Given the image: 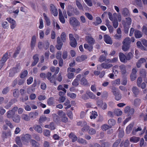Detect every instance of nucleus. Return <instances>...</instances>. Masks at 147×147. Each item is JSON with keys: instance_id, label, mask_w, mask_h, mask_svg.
<instances>
[{"instance_id": "1", "label": "nucleus", "mask_w": 147, "mask_h": 147, "mask_svg": "<svg viewBox=\"0 0 147 147\" xmlns=\"http://www.w3.org/2000/svg\"><path fill=\"white\" fill-rule=\"evenodd\" d=\"M70 24L73 27H76L80 25V22L75 18L72 17L70 18L69 20Z\"/></svg>"}, {"instance_id": "2", "label": "nucleus", "mask_w": 147, "mask_h": 147, "mask_svg": "<svg viewBox=\"0 0 147 147\" xmlns=\"http://www.w3.org/2000/svg\"><path fill=\"white\" fill-rule=\"evenodd\" d=\"M69 37L70 41V45L73 47H76L77 45V42L75 38L73 37V34H69Z\"/></svg>"}, {"instance_id": "3", "label": "nucleus", "mask_w": 147, "mask_h": 147, "mask_svg": "<svg viewBox=\"0 0 147 147\" xmlns=\"http://www.w3.org/2000/svg\"><path fill=\"white\" fill-rule=\"evenodd\" d=\"M8 59V53H6L3 55L1 60L0 61L1 63L0 65V69L3 67L4 63L6 62Z\"/></svg>"}, {"instance_id": "4", "label": "nucleus", "mask_w": 147, "mask_h": 147, "mask_svg": "<svg viewBox=\"0 0 147 147\" xmlns=\"http://www.w3.org/2000/svg\"><path fill=\"white\" fill-rule=\"evenodd\" d=\"M6 20L11 24L10 28L11 29H13L15 28L16 26V21L14 20L11 18H7Z\"/></svg>"}, {"instance_id": "5", "label": "nucleus", "mask_w": 147, "mask_h": 147, "mask_svg": "<svg viewBox=\"0 0 147 147\" xmlns=\"http://www.w3.org/2000/svg\"><path fill=\"white\" fill-rule=\"evenodd\" d=\"M104 39L106 43L110 45L112 44V40L109 36L107 35H105L104 36Z\"/></svg>"}, {"instance_id": "6", "label": "nucleus", "mask_w": 147, "mask_h": 147, "mask_svg": "<svg viewBox=\"0 0 147 147\" xmlns=\"http://www.w3.org/2000/svg\"><path fill=\"white\" fill-rule=\"evenodd\" d=\"M50 10L51 13L55 16H57L58 15L57 11L55 7L53 4L50 5Z\"/></svg>"}, {"instance_id": "7", "label": "nucleus", "mask_w": 147, "mask_h": 147, "mask_svg": "<svg viewBox=\"0 0 147 147\" xmlns=\"http://www.w3.org/2000/svg\"><path fill=\"white\" fill-rule=\"evenodd\" d=\"M31 135L29 134H26L24 135L21 137V140L23 141L28 142L29 140L31 138Z\"/></svg>"}, {"instance_id": "8", "label": "nucleus", "mask_w": 147, "mask_h": 147, "mask_svg": "<svg viewBox=\"0 0 147 147\" xmlns=\"http://www.w3.org/2000/svg\"><path fill=\"white\" fill-rule=\"evenodd\" d=\"M57 44L56 46L57 49L59 50L61 49L63 45V43L61 41L60 38L59 36L57 37Z\"/></svg>"}, {"instance_id": "9", "label": "nucleus", "mask_w": 147, "mask_h": 147, "mask_svg": "<svg viewBox=\"0 0 147 147\" xmlns=\"http://www.w3.org/2000/svg\"><path fill=\"white\" fill-rule=\"evenodd\" d=\"M36 37L34 35L31 38L30 42V47L32 49H33L35 47L36 42Z\"/></svg>"}, {"instance_id": "10", "label": "nucleus", "mask_w": 147, "mask_h": 147, "mask_svg": "<svg viewBox=\"0 0 147 147\" xmlns=\"http://www.w3.org/2000/svg\"><path fill=\"white\" fill-rule=\"evenodd\" d=\"M147 61V58L145 59L144 58H140L136 63V66L138 68H140L141 67V64L146 62Z\"/></svg>"}, {"instance_id": "11", "label": "nucleus", "mask_w": 147, "mask_h": 147, "mask_svg": "<svg viewBox=\"0 0 147 147\" xmlns=\"http://www.w3.org/2000/svg\"><path fill=\"white\" fill-rule=\"evenodd\" d=\"M86 40L88 43L91 45H94L95 42V40L92 37L87 36L86 37Z\"/></svg>"}, {"instance_id": "12", "label": "nucleus", "mask_w": 147, "mask_h": 147, "mask_svg": "<svg viewBox=\"0 0 147 147\" xmlns=\"http://www.w3.org/2000/svg\"><path fill=\"white\" fill-rule=\"evenodd\" d=\"M119 57L121 62L125 63L127 62V60H126V56L123 53L120 52L119 53Z\"/></svg>"}, {"instance_id": "13", "label": "nucleus", "mask_w": 147, "mask_h": 147, "mask_svg": "<svg viewBox=\"0 0 147 147\" xmlns=\"http://www.w3.org/2000/svg\"><path fill=\"white\" fill-rule=\"evenodd\" d=\"M65 92H59V95L60 97L59 98L58 101L60 103H63L64 102L66 98L63 96L65 94Z\"/></svg>"}, {"instance_id": "14", "label": "nucleus", "mask_w": 147, "mask_h": 147, "mask_svg": "<svg viewBox=\"0 0 147 147\" xmlns=\"http://www.w3.org/2000/svg\"><path fill=\"white\" fill-rule=\"evenodd\" d=\"M45 45H47L46 47L45 48V49H47L49 47V44L48 42L43 43L41 42H39L38 43V47L39 49H41L43 47H44Z\"/></svg>"}, {"instance_id": "15", "label": "nucleus", "mask_w": 147, "mask_h": 147, "mask_svg": "<svg viewBox=\"0 0 147 147\" xmlns=\"http://www.w3.org/2000/svg\"><path fill=\"white\" fill-rule=\"evenodd\" d=\"M13 121L15 122L18 123L20 120V117L19 115L16 114L14 115L12 118Z\"/></svg>"}, {"instance_id": "16", "label": "nucleus", "mask_w": 147, "mask_h": 147, "mask_svg": "<svg viewBox=\"0 0 147 147\" xmlns=\"http://www.w3.org/2000/svg\"><path fill=\"white\" fill-rule=\"evenodd\" d=\"M122 13L125 16L127 17L130 16L129 11L128 9L126 7L124 8L123 9Z\"/></svg>"}, {"instance_id": "17", "label": "nucleus", "mask_w": 147, "mask_h": 147, "mask_svg": "<svg viewBox=\"0 0 147 147\" xmlns=\"http://www.w3.org/2000/svg\"><path fill=\"white\" fill-rule=\"evenodd\" d=\"M29 116L31 119H34L36 118V116L38 115V113L37 112H30L29 113Z\"/></svg>"}, {"instance_id": "18", "label": "nucleus", "mask_w": 147, "mask_h": 147, "mask_svg": "<svg viewBox=\"0 0 147 147\" xmlns=\"http://www.w3.org/2000/svg\"><path fill=\"white\" fill-rule=\"evenodd\" d=\"M34 129L35 130L39 133L42 132V129L41 127L38 125H36L33 127Z\"/></svg>"}, {"instance_id": "19", "label": "nucleus", "mask_w": 147, "mask_h": 147, "mask_svg": "<svg viewBox=\"0 0 147 147\" xmlns=\"http://www.w3.org/2000/svg\"><path fill=\"white\" fill-rule=\"evenodd\" d=\"M113 94L115 99L117 100H120L122 97V95L120 92H113Z\"/></svg>"}, {"instance_id": "20", "label": "nucleus", "mask_w": 147, "mask_h": 147, "mask_svg": "<svg viewBox=\"0 0 147 147\" xmlns=\"http://www.w3.org/2000/svg\"><path fill=\"white\" fill-rule=\"evenodd\" d=\"M102 68L105 69H109L113 66L112 64L107 63H102Z\"/></svg>"}, {"instance_id": "21", "label": "nucleus", "mask_w": 147, "mask_h": 147, "mask_svg": "<svg viewBox=\"0 0 147 147\" xmlns=\"http://www.w3.org/2000/svg\"><path fill=\"white\" fill-rule=\"evenodd\" d=\"M102 22L101 18L98 17H97L96 18V21L94 22L92 24L95 26H97L100 24Z\"/></svg>"}, {"instance_id": "22", "label": "nucleus", "mask_w": 147, "mask_h": 147, "mask_svg": "<svg viewBox=\"0 0 147 147\" xmlns=\"http://www.w3.org/2000/svg\"><path fill=\"white\" fill-rule=\"evenodd\" d=\"M140 139V138L139 137L133 136L130 138L129 141L131 142L136 143L139 141Z\"/></svg>"}, {"instance_id": "23", "label": "nucleus", "mask_w": 147, "mask_h": 147, "mask_svg": "<svg viewBox=\"0 0 147 147\" xmlns=\"http://www.w3.org/2000/svg\"><path fill=\"white\" fill-rule=\"evenodd\" d=\"M134 34L135 37L136 38H140L142 36V34L141 32L138 30L135 31Z\"/></svg>"}, {"instance_id": "24", "label": "nucleus", "mask_w": 147, "mask_h": 147, "mask_svg": "<svg viewBox=\"0 0 147 147\" xmlns=\"http://www.w3.org/2000/svg\"><path fill=\"white\" fill-rule=\"evenodd\" d=\"M134 126L133 123L130 124L126 127V131L127 134H129L130 131L132 130Z\"/></svg>"}, {"instance_id": "25", "label": "nucleus", "mask_w": 147, "mask_h": 147, "mask_svg": "<svg viewBox=\"0 0 147 147\" xmlns=\"http://www.w3.org/2000/svg\"><path fill=\"white\" fill-rule=\"evenodd\" d=\"M92 45L90 44L88 45L87 44H85L84 45V47L86 49H87L89 51H91L93 49Z\"/></svg>"}, {"instance_id": "26", "label": "nucleus", "mask_w": 147, "mask_h": 147, "mask_svg": "<svg viewBox=\"0 0 147 147\" xmlns=\"http://www.w3.org/2000/svg\"><path fill=\"white\" fill-rule=\"evenodd\" d=\"M69 137L70 139H71L72 142H74L76 141L77 140V138L76 136L72 133H71L69 135Z\"/></svg>"}, {"instance_id": "27", "label": "nucleus", "mask_w": 147, "mask_h": 147, "mask_svg": "<svg viewBox=\"0 0 147 147\" xmlns=\"http://www.w3.org/2000/svg\"><path fill=\"white\" fill-rule=\"evenodd\" d=\"M15 114V113H14L11 110H9L7 113V116L8 118H10L13 117Z\"/></svg>"}, {"instance_id": "28", "label": "nucleus", "mask_w": 147, "mask_h": 147, "mask_svg": "<svg viewBox=\"0 0 147 147\" xmlns=\"http://www.w3.org/2000/svg\"><path fill=\"white\" fill-rule=\"evenodd\" d=\"M121 72L123 74H124L126 72V67L123 65H120L119 66Z\"/></svg>"}, {"instance_id": "29", "label": "nucleus", "mask_w": 147, "mask_h": 147, "mask_svg": "<svg viewBox=\"0 0 147 147\" xmlns=\"http://www.w3.org/2000/svg\"><path fill=\"white\" fill-rule=\"evenodd\" d=\"M141 102L139 98H136L134 100L133 105L136 106L137 107L140 105Z\"/></svg>"}, {"instance_id": "30", "label": "nucleus", "mask_w": 147, "mask_h": 147, "mask_svg": "<svg viewBox=\"0 0 147 147\" xmlns=\"http://www.w3.org/2000/svg\"><path fill=\"white\" fill-rule=\"evenodd\" d=\"M64 105L65 106H67L65 108L66 109H67L71 107V105L70 104V101L68 99H67L66 101L64 103Z\"/></svg>"}, {"instance_id": "31", "label": "nucleus", "mask_w": 147, "mask_h": 147, "mask_svg": "<svg viewBox=\"0 0 147 147\" xmlns=\"http://www.w3.org/2000/svg\"><path fill=\"white\" fill-rule=\"evenodd\" d=\"M131 42L130 39L128 38H126L124 39L123 42V45H129V44Z\"/></svg>"}, {"instance_id": "32", "label": "nucleus", "mask_w": 147, "mask_h": 147, "mask_svg": "<svg viewBox=\"0 0 147 147\" xmlns=\"http://www.w3.org/2000/svg\"><path fill=\"white\" fill-rule=\"evenodd\" d=\"M53 119L54 121L57 123H59L60 121V118L57 115H55L53 116Z\"/></svg>"}, {"instance_id": "33", "label": "nucleus", "mask_w": 147, "mask_h": 147, "mask_svg": "<svg viewBox=\"0 0 147 147\" xmlns=\"http://www.w3.org/2000/svg\"><path fill=\"white\" fill-rule=\"evenodd\" d=\"M10 136L11 132L9 131L7 132H4L2 135V137L4 138H6L8 136Z\"/></svg>"}, {"instance_id": "34", "label": "nucleus", "mask_w": 147, "mask_h": 147, "mask_svg": "<svg viewBox=\"0 0 147 147\" xmlns=\"http://www.w3.org/2000/svg\"><path fill=\"white\" fill-rule=\"evenodd\" d=\"M80 0H76V2L77 6L80 9H83V6L80 2Z\"/></svg>"}, {"instance_id": "35", "label": "nucleus", "mask_w": 147, "mask_h": 147, "mask_svg": "<svg viewBox=\"0 0 147 147\" xmlns=\"http://www.w3.org/2000/svg\"><path fill=\"white\" fill-rule=\"evenodd\" d=\"M114 114L117 116L121 115L122 114V112L120 109H115L114 111Z\"/></svg>"}, {"instance_id": "36", "label": "nucleus", "mask_w": 147, "mask_h": 147, "mask_svg": "<svg viewBox=\"0 0 147 147\" xmlns=\"http://www.w3.org/2000/svg\"><path fill=\"white\" fill-rule=\"evenodd\" d=\"M54 98L53 97L49 98L47 101L48 104L49 106L53 105L54 104Z\"/></svg>"}, {"instance_id": "37", "label": "nucleus", "mask_w": 147, "mask_h": 147, "mask_svg": "<svg viewBox=\"0 0 147 147\" xmlns=\"http://www.w3.org/2000/svg\"><path fill=\"white\" fill-rule=\"evenodd\" d=\"M43 15L47 25L48 26H49L50 24V22L49 19L45 13H43Z\"/></svg>"}, {"instance_id": "38", "label": "nucleus", "mask_w": 147, "mask_h": 147, "mask_svg": "<svg viewBox=\"0 0 147 147\" xmlns=\"http://www.w3.org/2000/svg\"><path fill=\"white\" fill-rule=\"evenodd\" d=\"M20 64H18L16 65V67H14L12 68L14 71L15 72L17 73L19 72L20 71Z\"/></svg>"}, {"instance_id": "39", "label": "nucleus", "mask_w": 147, "mask_h": 147, "mask_svg": "<svg viewBox=\"0 0 147 147\" xmlns=\"http://www.w3.org/2000/svg\"><path fill=\"white\" fill-rule=\"evenodd\" d=\"M28 74V72L26 70H24L21 73L20 77L22 78H24L27 76Z\"/></svg>"}, {"instance_id": "40", "label": "nucleus", "mask_w": 147, "mask_h": 147, "mask_svg": "<svg viewBox=\"0 0 147 147\" xmlns=\"http://www.w3.org/2000/svg\"><path fill=\"white\" fill-rule=\"evenodd\" d=\"M22 118L26 121H29L30 120L28 115L24 114L22 115Z\"/></svg>"}, {"instance_id": "41", "label": "nucleus", "mask_w": 147, "mask_h": 147, "mask_svg": "<svg viewBox=\"0 0 147 147\" xmlns=\"http://www.w3.org/2000/svg\"><path fill=\"white\" fill-rule=\"evenodd\" d=\"M15 141L16 144L19 146L21 147L22 146V144L21 142L20 138L18 136L16 138Z\"/></svg>"}, {"instance_id": "42", "label": "nucleus", "mask_w": 147, "mask_h": 147, "mask_svg": "<svg viewBox=\"0 0 147 147\" xmlns=\"http://www.w3.org/2000/svg\"><path fill=\"white\" fill-rule=\"evenodd\" d=\"M81 83L82 84L84 85H86L88 84V81L87 80L84 78H83L81 79Z\"/></svg>"}, {"instance_id": "43", "label": "nucleus", "mask_w": 147, "mask_h": 147, "mask_svg": "<svg viewBox=\"0 0 147 147\" xmlns=\"http://www.w3.org/2000/svg\"><path fill=\"white\" fill-rule=\"evenodd\" d=\"M121 139H118L116 140L113 144L112 147H117L121 142Z\"/></svg>"}, {"instance_id": "44", "label": "nucleus", "mask_w": 147, "mask_h": 147, "mask_svg": "<svg viewBox=\"0 0 147 147\" xmlns=\"http://www.w3.org/2000/svg\"><path fill=\"white\" fill-rule=\"evenodd\" d=\"M78 142L79 143L82 144H87V142L86 140L82 138L78 139Z\"/></svg>"}, {"instance_id": "45", "label": "nucleus", "mask_w": 147, "mask_h": 147, "mask_svg": "<svg viewBox=\"0 0 147 147\" xmlns=\"http://www.w3.org/2000/svg\"><path fill=\"white\" fill-rule=\"evenodd\" d=\"M86 124V122L85 121H80L78 122L77 125L79 126L83 127Z\"/></svg>"}, {"instance_id": "46", "label": "nucleus", "mask_w": 147, "mask_h": 147, "mask_svg": "<svg viewBox=\"0 0 147 147\" xmlns=\"http://www.w3.org/2000/svg\"><path fill=\"white\" fill-rule=\"evenodd\" d=\"M96 133L95 129L93 128H90L88 131V133L89 134L91 135L95 134Z\"/></svg>"}, {"instance_id": "47", "label": "nucleus", "mask_w": 147, "mask_h": 147, "mask_svg": "<svg viewBox=\"0 0 147 147\" xmlns=\"http://www.w3.org/2000/svg\"><path fill=\"white\" fill-rule=\"evenodd\" d=\"M20 50V48L19 47H18L16 48V50L14 53L13 57L15 58L19 54Z\"/></svg>"}, {"instance_id": "48", "label": "nucleus", "mask_w": 147, "mask_h": 147, "mask_svg": "<svg viewBox=\"0 0 147 147\" xmlns=\"http://www.w3.org/2000/svg\"><path fill=\"white\" fill-rule=\"evenodd\" d=\"M111 127V126L107 124H105L102 126V129L103 131H106L108 129Z\"/></svg>"}, {"instance_id": "49", "label": "nucleus", "mask_w": 147, "mask_h": 147, "mask_svg": "<svg viewBox=\"0 0 147 147\" xmlns=\"http://www.w3.org/2000/svg\"><path fill=\"white\" fill-rule=\"evenodd\" d=\"M137 45L138 48H140L141 49L145 50L146 49L144 48V47L142 45L141 42L140 41H138L136 43Z\"/></svg>"}, {"instance_id": "50", "label": "nucleus", "mask_w": 147, "mask_h": 147, "mask_svg": "<svg viewBox=\"0 0 147 147\" xmlns=\"http://www.w3.org/2000/svg\"><path fill=\"white\" fill-rule=\"evenodd\" d=\"M108 123L110 126L114 125L115 124V121L114 119H110L108 121Z\"/></svg>"}, {"instance_id": "51", "label": "nucleus", "mask_w": 147, "mask_h": 147, "mask_svg": "<svg viewBox=\"0 0 147 147\" xmlns=\"http://www.w3.org/2000/svg\"><path fill=\"white\" fill-rule=\"evenodd\" d=\"M66 34L64 32H63L61 35V40L64 42L66 40Z\"/></svg>"}, {"instance_id": "52", "label": "nucleus", "mask_w": 147, "mask_h": 147, "mask_svg": "<svg viewBox=\"0 0 147 147\" xmlns=\"http://www.w3.org/2000/svg\"><path fill=\"white\" fill-rule=\"evenodd\" d=\"M47 120V118L45 116H42L40 117L39 121L40 123H42Z\"/></svg>"}, {"instance_id": "53", "label": "nucleus", "mask_w": 147, "mask_h": 147, "mask_svg": "<svg viewBox=\"0 0 147 147\" xmlns=\"http://www.w3.org/2000/svg\"><path fill=\"white\" fill-rule=\"evenodd\" d=\"M67 95L70 97L72 98H74L76 97V94L72 92H68Z\"/></svg>"}, {"instance_id": "54", "label": "nucleus", "mask_w": 147, "mask_h": 147, "mask_svg": "<svg viewBox=\"0 0 147 147\" xmlns=\"http://www.w3.org/2000/svg\"><path fill=\"white\" fill-rule=\"evenodd\" d=\"M129 45H123L122 46V49L125 51H127L129 48Z\"/></svg>"}, {"instance_id": "55", "label": "nucleus", "mask_w": 147, "mask_h": 147, "mask_svg": "<svg viewBox=\"0 0 147 147\" xmlns=\"http://www.w3.org/2000/svg\"><path fill=\"white\" fill-rule=\"evenodd\" d=\"M72 85L75 86H77L79 84L78 80L77 78L74 79L72 83Z\"/></svg>"}, {"instance_id": "56", "label": "nucleus", "mask_w": 147, "mask_h": 147, "mask_svg": "<svg viewBox=\"0 0 147 147\" xmlns=\"http://www.w3.org/2000/svg\"><path fill=\"white\" fill-rule=\"evenodd\" d=\"M57 90H62L64 92H66V90L64 88L63 86L62 85H59L57 87Z\"/></svg>"}, {"instance_id": "57", "label": "nucleus", "mask_w": 147, "mask_h": 147, "mask_svg": "<svg viewBox=\"0 0 147 147\" xmlns=\"http://www.w3.org/2000/svg\"><path fill=\"white\" fill-rule=\"evenodd\" d=\"M85 2L89 7H91L92 6L93 4L91 0H84Z\"/></svg>"}, {"instance_id": "58", "label": "nucleus", "mask_w": 147, "mask_h": 147, "mask_svg": "<svg viewBox=\"0 0 147 147\" xmlns=\"http://www.w3.org/2000/svg\"><path fill=\"white\" fill-rule=\"evenodd\" d=\"M133 55L132 53L131 52L129 53L127 56H126V60H129L133 57Z\"/></svg>"}, {"instance_id": "59", "label": "nucleus", "mask_w": 147, "mask_h": 147, "mask_svg": "<svg viewBox=\"0 0 147 147\" xmlns=\"http://www.w3.org/2000/svg\"><path fill=\"white\" fill-rule=\"evenodd\" d=\"M142 31L146 35H147V25L143 26L142 27Z\"/></svg>"}, {"instance_id": "60", "label": "nucleus", "mask_w": 147, "mask_h": 147, "mask_svg": "<svg viewBox=\"0 0 147 147\" xmlns=\"http://www.w3.org/2000/svg\"><path fill=\"white\" fill-rule=\"evenodd\" d=\"M50 132L49 130L48 129H45L43 131V134L44 135L47 136H49L50 135Z\"/></svg>"}, {"instance_id": "61", "label": "nucleus", "mask_w": 147, "mask_h": 147, "mask_svg": "<svg viewBox=\"0 0 147 147\" xmlns=\"http://www.w3.org/2000/svg\"><path fill=\"white\" fill-rule=\"evenodd\" d=\"M106 59V56H104L102 55L100 56L99 58V61L101 62L105 61Z\"/></svg>"}, {"instance_id": "62", "label": "nucleus", "mask_w": 147, "mask_h": 147, "mask_svg": "<svg viewBox=\"0 0 147 147\" xmlns=\"http://www.w3.org/2000/svg\"><path fill=\"white\" fill-rule=\"evenodd\" d=\"M55 129V127L54 125V123L52 122L49 124V129L51 130H53Z\"/></svg>"}, {"instance_id": "63", "label": "nucleus", "mask_w": 147, "mask_h": 147, "mask_svg": "<svg viewBox=\"0 0 147 147\" xmlns=\"http://www.w3.org/2000/svg\"><path fill=\"white\" fill-rule=\"evenodd\" d=\"M38 57V55L37 54H35L33 56V59L34 60V61L38 62L39 60Z\"/></svg>"}, {"instance_id": "64", "label": "nucleus", "mask_w": 147, "mask_h": 147, "mask_svg": "<svg viewBox=\"0 0 147 147\" xmlns=\"http://www.w3.org/2000/svg\"><path fill=\"white\" fill-rule=\"evenodd\" d=\"M50 143L47 141H45L43 144V147H50Z\"/></svg>"}]
</instances>
